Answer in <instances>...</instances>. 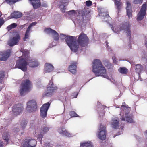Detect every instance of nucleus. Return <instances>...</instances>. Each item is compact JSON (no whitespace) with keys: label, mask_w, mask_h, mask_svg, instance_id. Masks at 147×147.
Returning <instances> with one entry per match:
<instances>
[{"label":"nucleus","mask_w":147,"mask_h":147,"mask_svg":"<svg viewBox=\"0 0 147 147\" xmlns=\"http://www.w3.org/2000/svg\"><path fill=\"white\" fill-rule=\"evenodd\" d=\"M76 38L75 36H68L66 39V43L71 50L76 52L79 48L84 47L88 42V38L87 36L83 33L80 34L78 38L77 41Z\"/></svg>","instance_id":"f257e3e1"},{"label":"nucleus","mask_w":147,"mask_h":147,"mask_svg":"<svg viewBox=\"0 0 147 147\" xmlns=\"http://www.w3.org/2000/svg\"><path fill=\"white\" fill-rule=\"evenodd\" d=\"M21 51L22 53L23 56L19 57L20 59L17 61L16 65V68H18L24 71H26L27 69V65L28 64L29 66L32 67H34L38 66L39 63L37 61L34 60L30 62L27 58V57L29 52L26 49H21Z\"/></svg>","instance_id":"f03ea898"},{"label":"nucleus","mask_w":147,"mask_h":147,"mask_svg":"<svg viewBox=\"0 0 147 147\" xmlns=\"http://www.w3.org/2000/svg\"><path fill=\"white\" fill-rule=\"evenodd\" d=\"M92 71L96 75L102 76L109 80L106 74V70L100 60H95L93 63Z\"/></svg>","instance_id":"7ed1b4c3"},{"label":"nucleus","mask_w":147,"mask_h":147,"mask_svg":"<svg viewBox=\"0 0 147 147\" xmlns=\"http://www.w3.org/2000/svg\"><path fill=\"white\" fill-rule=\"evenodd\" d=\"M130 25L129 23L125 22L119 26H115L111 27L112 30L115 33L119 34L120 32H125L129 38H131V33L130 28Z\"/></svg>","instance_id":"20e7f679"},{"label":"nucleus","mask_w":147,"mask_h":147,"mask_svg":"<svg viewBox=\"0 0 147 147\" xmlns=\"http://www.w3.org/2000/svg\"><path fill=\"white\" fill-rule=\"evenodd\" d=\"M121 119L122 121H127V122L133 123L134 121L132 116L129 115V113L130 111V107H128L127 105H122L121 106Z\"/></svg>","instance_id":"39448f33"},{"label":"nucleus","mask_w":147,"mask_h":147,"mask_svg":"<svg viewBox=\"0 0 147 147\" xmlns=\"http://www.w3.org/2000/svg\"><path fill=\"white\" fill-rule=\"evenodd\" d=\"M31 84L28 80L24 81L22 83L20 88V92L21 96L24 95L30 90Z\"/></svg>","instance_id":"423d86ee"},{"label":"nucleus","mask_w":147,"mask_h":147,"mask_svg":"<svg viewBox=\"0 0 147 147\" xmlns=\"http://www.w3.org/2000/svg\"><path fill=\"white\" fill-rule=\"evenodd\" d=\"M20 39V36L18 32H13L12 36L8 42V44L11 46H13L17 44Z\"/></svg>","instance_id":"0eeeda50"},{"label":"nucleus","mask_w":147,"mask_h":147,"mask_svg":"<svg viewBox=\"0 0 147 147\" xmlns=\"http://www.w3.org/2000/svg\"><path fill=\"white\" fill-rule=\"evenodd\" d=\"M57 87L53 84L52 80H51L48 85L47 90L43 94V96H49L52 95L56 90Z\"/></svg>","instance_id":"6e6552de"},{"label":"nucleus","mask_w":147,"mask_h":147,"mask_svg":"<svg viewBox=\"0 0 147 147\" xmlns=\"http://www.w3.org/2000/svg\"><path fill=\"white\" fill-rule=\"evenodd\" d=\"M37 107L36 101L34 100H32L27 102L26 109L28 111L31 112L36 111Z\"/></svg>","instance_id":"1a4fd4ad"},{"label":"nucleus","mask_w":147,"mask_h":147,"mask_svg":"<svg viewBox=\"0 0 147 147\" xmlns=\"http://www.w3.org/2000/svg\"><path fill=\"white\" fill-rule=\"evenodd\" d=\"M37 144L36 141L31 138L25 139L23 144V147H35Z\"/></svg>","instance_id":"9d476101"},{"label":"nucleus","mask_w":147,"mask_h":147,"mask_svg":"<svg viewBox=\"0 0 147 147\" xmlns=\"http://www.w3.org/2000/svg\"><path fill=\"white\" fill-rule=\"evenodd\" d=\"M106 127L102 125H100L97 134L98 138L101 140H105L106 138Z\"/></svg>","instance_id":"9b49d317"},{"label":"nucleus","mask_w":147,"mask_h":147,"mask_svg":"<svg viewBox=\"0 0 147 147\" xmlns=\"http://www.w3.org/2000/svg\"><path fill=\"white\" fill-rule=\"evenodd\" d=\"M45 33L51 35L55 40H58L59 38V34L55 30L50 28H48L44 30Z\"/></svg>","instance_id":"f8f14e48"},{"label":"nucleus","mask_w":147,"mask_h":147,"mask_svg":"<svg viewBox=\"0 0 147 147\" xmlns=\"http://www.w3.org/2000/svg\"><path fill=\"white\" fill-rule=\"evenodd\" d=\"M147 8V4L144 3L142 6L140 11L138 13L137 20L138 21H140L142 20L146 15Z\"/></svg>","instance_id":"ddd939ff"},{"label":"nucleus","mask_w":147,"mask_h":147,"mask_svg":"<svg viewBox=\"0 0 147 147\" xmlns=\"http://www.w3.org/2000/svg\"><path fill=\"white\" fill-rule=\"evenodd\" d=\"M50 105L49 102L43 104L40 109V115L43 118L46 117L47 116V112Z\"/></svg>","instance_id":"4468645a"},{"label":"nucleus","mask_w":147,"mask_h":147,"mask_svg":"<svg viewBox=\"0 0 147 147\" xmlns=\"http://www.w3.org/2000/svg\"><path fill=\"white\" fill-rule=\"evenodd\" d=\"M23 110V105L21 104L15 105L13 107V111L14 115H16L19 114Z\"/></svg>","instance_id":"2eb2a0df"},{"label":"nucleus","mask_w":147,"mask_h":147,"mask_svg":"<svg viewBox=\"0 0 147 147\" xmlns=\"http://www.w3.org/2000/svg\"><path fill=\"white\" fill-rule=\"evenodd\" d=\"M11 52L10 50H8L3 52H0V61L6 60L9 57Z\"/></svg>","instance_id":"dca6fc26"},{"label":"nucleus","mask_w":147,"mask_h":147,"mask_svg":"<svg viewBox=\"0 0 147 147\" xmlns=\"http://www.w3.org/2000/svg\"><path fill=\"white\" fill-rule=\"evenodd\" d=\"M58 132L62 135L68 137H71L73 136L72 134L70 133L64 127H60L58 129Z\"/></svg>","instance_id":"f3484780"},{"label":"nucleus","mask_w":147,"mask_h":147,"mask_svg":"<svg viewBox=\"0 0 147 147\" xmlns=\"http://www.w3.org/2000/svg\"><path fill=\"white\" fill-rule=\"evenodd\" d=\"M119 125L118 118L115 117L112 119L111 122V125L112 127L114 129H116L119 126Z\"/></svg>","instance_id":"a211bd4d"},{"label":"nucleus","mask_w":147,"mask_h":147,"mask_svg":"<svg viewBox=\"0 0 147 147\" xmlns=\"http://www.w3.org/2000/svg\"><path fill=\"white\" fill-rule=\"evenodd\" d=\"M77 65L75 62L71 63L69 67V71L72 74H75L76 72Z\"/></svg>","instance_id":"6ab92c4d"},{"label":"nucleus","mask_w":147,"mask_h":147,"mask_svg":"<svg viewBox=\"0 0 147 147\" xmlns=\"http://www.w3.org/2000/svg\"><path fill=\"white\" fill-rule=\"evenodd\" d=\"M127 14L129 18L131 17L132 10L131 4L129 2H127L126 3Z\"/></svg>","instance_id":"aec40b11"},{"label":"nucleus","mask_w":147,"mask_h":147,"mask_svg":"<svg viewBox=\"0 0 147 147\" xmlns=\"http://www.w3.org/2000/svg\"><path fill=\"white\" fill-rule=\"evenodd\" d=\"M54 69L53 66L51 64L46 63L45 65V73L49 72L52 71Z\"/></svg>","instance_id":"412c9836"},{"label":"nucleus","mask_w":147,"mask_h":147,"mask_svg":"<svg viewBox=\"0 0 147 147\" xmlns=\"http://www.w3.org/2000/svg\"><path fill=\"white\" fill-rule=\"evenodd\" d=\"M80 147H93L92 142L90 141H84L81 142Z\"/></svg>","instance_id":"4be33fe9"},{"label":"nucleus","mask_w":147,"mask_h":147,"mask_svg":"<svg viewBox=\"0 0 147 147\" xmlns=\"http://www.w3.org/2000/svg\"><path fill=\"white\" fill-rule=\"evenodd\" d=\"M10 137V134L9 133L6 131L4 132L2 134L3 139L5 140V142H6L7 144L9 140Z\"/></svg>","instance_id":"5701e85b"},{"label":"nucleus","mask_w":147,"mask_h":147,"mask_svg":"<svg viewBox=\"0 0 147 147\" xmlns=\"http://www.w3.org/2000/svg\"><path fill=\"white\" fill-rule=\"evenodd\" d=\"M68 5V3L67 2H62L61 4L59 6L60 8L61 9L62 12L64 13L65 12V10L66 9V7Z\"/></svg>","instance_id":"b1692460"},{"label":"nucleus","mask_w":147,"mask_h":147,"mask_svg":"<svg viewBox=\"0 0 147 147\" xmlns=\"http://www.w3.org/2000/svg\"><path fill=\"white\" fill-rule=\"evenodd\" d=\"M22 14L19 12L15 11L11 14V16L12 18H17L21 17Z\"/></svg>","instance_id":"393cba45"},{"label":"nucleus","mask_w":147,"mask_h":147,"mask_svg":"<svg viewBox=\"0 0 147 147\" xmlns=\"http://www.w3.org/2000/svg\"><path fill=\"white\" fill-rule=\"evenodd\" d=\"M120 0H115V5L116 6L117 9L119 10L121 8L122 4L120 2Z\"/></svg>","instance_id":"a878e982"},{"label":"nucleus","mask_w":147,"mask_h":147,"mask_svg":"<svg viewBox=\"0 0 147 147\" xmlns=\"http://www.w3.org/2000/svg\"><path fill=\"white\" fill-rule=\"evenodd\" d=\"M68 13L69 15H71L73 18L75 16H78L77 13H75V11L74 10L69 11ZM79 18H80L79 16H77V18L75 19L76 20H78Z\"/></svg>","instance_id":"bb28decb"},{"label":"nucleus","mask_w":147,"mask_h":147,"mask_svg":"<svg viewBox=\"0 0 147 147\" xmlns=\"http://www.w3.org/2000/svg\"><path fill=\"white\" fill-rule=\"evenodd\" d=\"M4 76V72H0V91H1L2 87V86H1V85L2 84L3 82V79Z\"/></svg>","instance_id":"cd10ccee"},{"label":"nucleus","mask_w":147,"mask_h":147,"mask_svg":"<svg viewBox=\"0 0 147 147\" xmlns=\"http://www.w3.org/2000/svg\"><path fill=\"white\" fill-rule=\"evenodd\" d=\"M119 71L122 74H125L127 72L128 70L125 67H121L119 69Z\"/></svg>","instance_id":"c85d7f7f"},{"label":"nucleus","mask_w":147,"mask_h":147,"mask_svg":"<svg viewBox=\"0 0 147 147\" xmlns=\"http://www.w3.org/2000/svg\"><path fill=\"white\" fill-rule=\"evenodd\" d=\"M30 30H29V29H27L25 35V37L24 38V41H26L27 39H28L30 34Z\"/></svg>","instance_id":"c756f323"},{"label":"nucleus","mask_w":147,"mask_h":147,"mask_svg":"<svg viewBox=\"0 0 147 147\" xmlns=\"http://www.w3.org/2000/svg\"><path fill=\"white\" fill-rule=\"evenodd\" d=\"M142 67L140 65L137 64L136 65V71L138 74L140 73L142 70Z\"/></svg>","instance_id":"7c9ffc66"},{"label":"nucleus","mask_w":147,"mask_h":147,"mask_svg":"<svg viewBox=\"0 0 147 147\" xmlns=\"http://www.w3.org/2000/svg\"><path fill=\"white\" fill-rule=\"evenodd\" d=\"M17 26V25L16 23H12L8 26L7 28V30L8 31L10 30L11 29L15 28Z\"/></svg>","instance_id":"2f4dec72"},{"label":"nucleus","mask_w":147,"mask_h":147,"mask_svg":"<svg viewBox=\"0 0 147 147\" xmlns=\"http://www.w3.org/2000/svg\"><path fill=\"white\" fill-rule=\"evenodd\" d=\"M69 115L71 117H77L78 116L77 114L73 111H71L69 113Z\"/></svg>","instance_id":"473e14b6"},{"label":"nucleus","mask_w":147,"mask_h":147,"mask_svg":"<svg viewBox=\"0 0 147 147\" xmlns=\"http://www.w3.org/2000/svg\"><path fill=\"white\" fill-rule=\"evenodd\" d=\"M49 128L48 127H45L43 129H42L41 130L40 132L44 134L46 133L49 131Z\"/></svg>","instance_id":"72a5a7b5"},{"label":"nucleus","mask_w":147,"mask_h":147,"mask_svg":"<svg viewBox=\"0 0 147 147\" xmlns=\"http://www.w3.org/2000/svg\"><path fill=\"white\" fill-rule=\"evenodd\" d=\"M26 124L27 123L25 121H22L21 124V126L22 127L20 129L21 130H22V129L25 127V126Z\"/></svg>","instance_id":"f704fd0d"},{"label":"nucleus","mask_w":147,"mask_h":147,"mask_svg":"<svg viewBox=\"0 0 147 147\" xmlns=\"http://www.w3.org/2000/svg\"><path fill=\"white\" fill-rule=\"evenodd\" d=\"M60 38L61 40H63L65 39V41L66 42V39L67 37L69 36H66V35L64 34H60Z\"/></svg>","instance_id":"c9c22d12"},{"label":"nucleus","mask_w":147,"mask_h":147,"mask_svg":"<svg viewBox=\"0 0 147 147\" xmlns=\"http://www.w3.org/2000/svg\"><path fill=\"white\" fill-rule=\"evenodd\" d=\"M40 134H38L37 136V139L40 141V142H41V140L42 139V138L43 137V135L42 134V133H41Z\"/></svg>","instance_id":"e433bc0d"},{"label":"nucleus","mask_w":147,"mask_h":147,"mask_svg":"<svg viewBox=\"0 0 147 147\" xmlns=\"http://www.w3.org/2000/svg\"><path fill=\"white\" fill-rule=\"evenodd\" d=\"M37 23L36 22H34L32 23L29 26V27H28V28L27 29H29V30H30L31 27L32 26H34Z\"/></svg>","instance_id":"4c0bfd02"},{"label":"nucleus","mask_w":147,"mask_h":147,"mask_svg":"<svg viewBox=\"0 0 147 147\" xmlns=\"http://www.w3.org/2000/svg\"><path fill=\"white\" fill-rule=\"evenodd\" d=\"M143 2V0H134V3L136 4L141 3Z\"/></svg>","instance_id":"58836bf2"},{"label":"nucleus","mask_w":147,"mask_h":147,"mask_svg":"<svg viewBox=\"0 0 147 147\" xmlns=\"http://www.w3.org/2000/svg\"><path fill=\"white\" fill-rule=\"evenodd\" d=\"M92 3L90 1H87L86 2V5L88 7L92 5Z\"/></svg>","instance_id":"ea45409f"},{"label":"nucleus","mask_w":147,"mask_h":147,"mask_svg":"<svg viewBox=\"0 0 147 147\" xmlns=\"http://www.w3.org/2000/svg\"><path fill=\"white\" fill-rule=\"evenodd\" d=\"M100 16H102L103 17H105L107 18H108L109 17V15L107 13H100Z\"/></svg>","instance_id":"a19ab883"},{"label":"nucleus","mask_w":147,"mask_h":147,"mask_svg":"<svg viewBox=\"0 0 147 147\" xmlns=\"http://www.w3.org/2000/svg\"><path fill=\"white\" fill-rule=\"evenodd\" d=\"M112 59L113 61V62L115 63H116V61L115 57V56L112 57Z\"/></svg>","instance_id":"79ce46f5"},{"label":"nucleus","mask_w":147,"mask_h":147,"mask_svg":"<svg viewBox=\"0 0 147 147\" xmlns=\"http://www.w3.org/2000/svg\"><path fill=\"white\" fill-rule=\"evenodd\" d=\"M3 142L0 140V147H3Z\"/></svg>","instance_id":"37998d69"},{"label":"nucleus","mask_w":147,"mask_h":147,"mask_svg":"<svg viewBox=\"0 0 147 147\" xmlns=\"http://www.w3.org/2000/svg\"><path fill=\"white\" fill-rule=\"evenodd\" d=\"M145 45L146 47L147 48V39H146L145 42Z\"/></svg>","instance_id":"c03bdc74"},{"label":"nucleus","mask_w":147,"mask_h":147,"mask_svg":"<svg viewBox=\"0 0 147 147\" xmlns=\"http://www.w3.org/2000/svg\"><path fill=\"white\" fill-rule=\"evenodd\" d=\"M145 134L146 135V136L147 137V131H146L145 132Z\"/></svg>","instance_id":"a18cd8bd"},{"label":"nucleus","mask_w":147,"mask_h":147,"mask_svg":"<svg viewBox=\"0 0 147 147\" xmlns=\"http://www.w3.org/2000/svg\"><path fill=\"white\" fill-rule=\"evenodd\" d=\"M15 130L16 131L19 132L20 130L18 131V129L17 130V129H15Z\"/></svg>","instance_id":"49530a36"},{"label":"nucleus","mask_w":147,"mask_h":147,"mask_svg":"<svg viewBox=\"0 0 147 147\" xmlns=\"http://www.w3.org/2000/svg\"><path fill=\"white\" fill-rule=\"evenodd\" d=\"M140 80H141L140 79Z\"/></svg>","instance_id":"de8ad7c7"},{"label":"nucleus","mask_w":147,"mask_h":147,"mask_svg":"<svg viewBox=\"0 0 147 147\" xmlns=\"http://www.w3.org/2000/svg\"><path fill=\"white\" fill-rule=\"evenodd\" d=\"M117 107L118 108L119 107H116V108H117Z\"/></svg>","instance_id":"09e8293b"},{"label":"nucleus","mask_w":147,"mask_h":147,"mask_svg":"<svg viewBox=\"0 0 147 147\" xmlns=\"http://www.w3.org/2000/svg\"><path fill=\"white\" fill-rule=\"evenodd\" d=\"M114 137H115V136H114Z\"/></svg>","instance_id":"8fccbe9b"}]
</instances>
